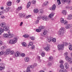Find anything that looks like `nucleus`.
I'll return each instance as SVG.
<instances>
[{
  "label": "nucleus",
  "mask_w": 72,
  "mask_h": 72,
  "mask_svg": "<svg viewBox=\"0 0 72 72\" xmlns=\"http://www.w3.org/2000/svg\"><path fill=\"white\" fill-rule=\"evenodd\" d=\"M65 32H66L65 28L62 27L60 29L58 33V34L59 36H63V33H64Z\"/></svg>",
  "instance_id": "obj_1"
},
{
  "label": "nucleus",
  "mask_w": 72,
  "mask_h": 72,
  "mask_svg": "<svg viewBox=\"0 0 72 72\" xmlns=\"http://www.w3.org/2000/svg\"><path fill=\"white\" fill-rule=\"evenodd\" d=\"M68 43L67 42H64V44L61 45H58V50H63L64 49V46H67Z\"/></svg>",
  "instance_id": "obj_2"
},
{
  "label": "nucleus",
  "mask_w": 72,
  "mask_h": 72,
  "mask_svg": "<svg viewBox=\"0 0 72 72\" xmlns=\"http://www.w3.org/2000/svg\"><path fill=\"white\" fill-rule=\"evenodd\" d=\"M17 40H18L17 38H15L13 39H10L9 41V44H15L17 42Z\"/></svg>",
  "instance_id": "obj_3"
},
{
  "label": "nucleus",
  "mask_w": 72,
  "mask_h": 72,
  "mask_svg": "<svg viewBox=\"0 0 72 72\" xmlns=\"http://www.w3.org/2000/svg\"><path fill=\"white\" fill-rule=\"evenodd\" d=\"M72 27V24H69L66 26L65 28L66 29H69Z\"/></svg>",
  "instance_id": "obj_4"
},
{
  "label": "nucleus",
  "mask_w": 72,
  "mask_h": 72,
  "mask_svg": "<svg viewBox=\"0 0 72 72\" xmlns=\"http://www.w3.org/2000/svg\"><path fill=\"white\" fill-rule=\"evenodd\" d=\"M26 15L24 13H20L19 14V16L20 18H24L25 17Z\"/></svg>",
  "instance_id": "obj_5"
},
{
  "label": "nucleus",
  "mask_w": 72,
  "mask_h": 72,
  "mask_svg": "<svg viewBox=\"0 0 72 72\" xmlns=\"http://www.w3.org/2000/svg\"><path fill=\"white\" fill-rule=\"evenodd\" d=\"M56 8V6L55 4H53L52 7V8H50V9L51 10H54Z\"/></svg>",
  "instance_id": "obj_6"
},
{
  "label": "nucleus",
  "mask_w": 72,
  "mask_h": 72,
  "mask_svg": "<svg viewBox=\"0 0 72 72\" xmlns=\"http://www.w3.org/2000/svg\"><path fill=\"white\" fill-rule=\"evenodd\" d=\"M21 54V53L19 52L18 51H17L15 54V55L16 57H19Z\"/></svg>",
  "instance_id": "obj_7"
},
{
  "label": "nucleus",
  "mask_w": 72,
  "mask_h": 72,
  "mask_svg": "<svg viewBox=\"0 0 72 72\" xmlns=\"http://www.w3.org/2000/svg\"><path fill=\"white\" fill-rule=\"evenodd\" d=\"M0 26L2 27H6V23L5 22H2L1 23Z\"/></svg>",
  "instance_id": "obj_8"
},
{
  "label": "nucleus",
  "mask_w": 72,
  "mask_h": 72,
  "mask_svg": "<svg viewBox=\"0 0 72 72\" xmlns=\"http://www.w3.org/2000/svg\"><path fill=\"white\" fill-rule=\"evenodd\" d=\"M10 53V50L9 49H8L7 50L6 52H5V53L6 55H8V54H9V53Z\"/></svg>",
  "instance_id": "obj_9"
},
{
  "label": "nucleus",
  "mask_w": 72,
  "mask_h": 72,
  "mask_svg": "<svg viewBox=\"0 0 72 72\" xmlns=\"http://www.w3.org/2000/svg\"><path fill=\"white\" fill-rule=\"evenodd\" d=\"M24 60L26 62H28L30 61V58L28 57H26L25 58Z\"/></svg>",
  "instance_id": "obj_10"
},
{
  "label": "nucleus",
  "mask_w": 72,
  "mask_h": 72,
  "mask_svg": "<svg viewBox=\"0 0 72 72\" xmlns=\"http://www.w3.org/2000/svg\"><path fill=\"white\" fill-rule=\"evenodd\" d=\"M65 67L66 69H68L69 68V65L68 63L66 62L65 63Z\"/></svg>",
  "instance_id": "obj_11"
},
{
  "label": "nucleus",
  "mask_w": 72,
  "mask_h": 72,
  "mask_svg": "<svg viewBox=\"0 0 72 72\" xmlns=\"http://www.w3.org/2000/svg\"><path fill=\"white\" fill-rule=\"evenodd\" d=\"M42 19L44 21H47L48 20V17L46 16H44L42 17Z\"/></svg>",
  "instance_id": "obj_12"
},
{
  "label": "nucleus",
  "mask_w": 72,
  "mask_h": 72,
  "mask_svg": "<svg viewBox=\"0 0 72 72\" xmlns=\"http://www.w3.org/2000/svg\"><path fill=\"white\" fill-rule=\"evenodd\" d=\"M3 29H4V31H7L8 30H9V26H6L5 27V28L4 27L3 28Z\"/></svg>",
  "instance_id": "obj_13"
},
{
  "label": "nucleus",
  "mask_w": 72,
  "mask_h": 72,
  "mask_svg": "<svg viewBox=\"0 0 72 72\" xmlns=\"http://www.w3.org/2000/svg\"><path fill=\"white\" fill-rule=\"evenodd\" d=\"M68 20H71V19H72V15H69L68 16Z\"/></svg>",
  "instance_id": "obj_14"
},
{
  "label": "nucleus",
  "mask_w": 72,
  "mask_h": 72,
  "mask_svg": "<svg viewBox=\"0 0 72 72\" xmlns=\"http://www.w3.org/2000/svg\"><path fill=\"white\" fill-rule=\"evenodd\" d=\"M45 50L46 51H49L50 50V47H49L46 46L45 48Z\"/></svg>",
  "instance_id": "obj_15"
},
{
  "label": "nucleus",
  "mask_w": 72,
  "mask_h": 72,
  "mask_svg": "<svg viewBox=\"0 0 72 72\" xmlns=\"http://www.w3.org/2000/svg\"><path fill=\"white\" fill-rule=\"evenodd\" d=\"M12 3L11 1H8L7 3V5L8 6H11L12 4Z\"/></svg>",
  "instance_id": "obj_16"
},
{
  "label": "nucleus",
  "mask_w": 72,
  "mask_h": 72,
  "mask_svg": "<svg viewBox=\"0 0 72 72\" xmlns=\"http://www.w3.org/2000/svg\"><path fill=\"white\" fill-rule=\"evenodd\" d=\"M10 9V8L9 7H6V8L4 10V11L6 12V13H7L9 12V10Z\"/></svg>",
  "instance_id": "obj_17"
},
{
  "label": "nucleus",
  "mask_w": 72,
  "mask_h": 72,
  "mask_svg": "<svg viewBox=\"0 0 72 72\" xmlns=\"http://www.w3.org/2000/svg\"><path fill=\"white\" fill-rule=\"evenodd\" d=\"M51 39H52V37H49L48 38L47 41L49 42H50L51 41Z\"/></svg>",
  "instance_id": "obj_18"
},
{
  "label": "nucleus",
  "mask_w": 72,
  "mask_h": 72,
  "mask_svg": "<svg viewBox=\"0 0 72 72\" xmlns=\"http://www.w3.org/2000/svg\"><path fill=\"white\" fill-rule=\"evenodd\" d=\"M62 1L65 3L67 2L68 3H69L71 1V0H62Z\"/></svg>",
  "instance_id": "obj_19"
},
{
  "label": "nucleus",
  "mask_w": 72,
  "mask_h": 72,
  "mask_svg": "<svg viewBox=\"0 0 72 72\" xmlns=\"http://www.w3.org/2000/svg\"><path fill=\"white\" fill-rule=\"evenodd\" d=\"M59 72H67V70L66 69L63 70L61 69L60 70Z\"/></svg>",
  "instance_id": "obj_20"
},
{
  "label": "nucleus",
  "mask_w": 72,
  "mask_h": 72,
  "mask_svg": "<svg viewBox=\"0 0 72 72\" xmlns=\"http://www.w3.org/2000/svg\"><path fill=\"white\" fill-rule=\"evenodd\" d=\"M3 36L5 38H8V34H4L3 35Z\"/></svg>",
  "instance_id": "obj_21"
},
{
  "label": "nucleus",
  "mask_w": 72,
  "mask_h": 72,
  "mask_svg": "<svg viewBox=\"0 0 72 72\" xmlns=\"http://www.w3.org/2000/svg\"><path fill=\"white\" fill-rule=\"evenodd\" d=\"M49 18H53L54 17V14L51 13L48 16Z\"/></svg>",
  "instance_id": "obj_22"
},
{
  "label": "nucleus",
  "mask_w": 72,
  "mask_h": 72,
  "mask_svg": "<svg viewBox=\"0 0 72 72\" xmlns=\"http://www.w3.org/2000/svg\"><path fill=\"white\" fill-rule=\"evenodd\" d=\"M13 36H14V35H13L12 34H10L8 35V37H9V38H11L12 37H13Z\"/></svg>",
  "instance_id": "obj_23"
},
{
  "label": "nucleus",
  "mask_w": 72,
  "mask_h": 72,
  "mask_svg": "<svg viewBox=\"0 0 72 72\" xmlns=\"http://www.w3.org/2000/svg\"><path fill=\"white\" fill-rule=\"evenodd\" d=\"M47 33H48V31L46 30H44L43 32V34L45 36V35H46Z\"/></svg>",
  "instance_id": "obj_24"
},
{
  "label": "nucleus",
  "mask_w": 72,
  "mask_h": 72,
  "mask_svg": "<svg viewBox=\"0 0 72 72\" xmlns=\"http://www.w3.org/2000/svg\"><path fill=\"white\" fill-rule=\"evenodd\" d=\"M48 4L49 2H48V1H46L44 3H43V5H44V6H46V5H47Z\"/></svg>",
  "instance_id": "obj_25"
},
{
  "label": "nucleus",
  "mask_w": 72,
  "mask_h": 72,
  "mask_svg": "<svg viewBox=\"0 0 72 72\" xmlns=\"http://www.w3.org/2000/svg\"><path fill=\"white\" fill-rule=\"evenodd\" d=\"M64 22V19H63V18H61L60 19V22L61 23H63Z\"/></svg>",
  "instance_id": "obj_26"
},
{
  "label": "nucleus",
  "mask_w": 72,
  "mask_h": 72,
  "mask_svg": "<svg viewBox=\"0 0 72 72\" xmlns=\"http://www.w3.org/2000/svg\"><path fill=\"white\" fill-rule=\"evenodd\" d=\"M51 41L53 42H56V39L55 38L53 39V38H52Z\"/></svg>",
  "instance_id": "obj_27"
},
{
  "label": "nucleus",
  "mask_w": 72,
  "mask_h": 72,
  "mask_svg": "<svg viewBox=\"0 0 72 72\" xmlns=\"http://www.w3.org/2000/svg\"><path fill=\"white\" fill-rule=\"evenodd\" d=\"M60 67L62 68V69H64V66L63 64H61L60 66Z\"/></svg>",
  "instance_id": "obj_28"
},
{
  "label": "nucleus",
  "mask_w": 72,
  "mask_h": 72,
  "mask_svg": "<svg viewBox=\"0 0 72 72\" xmlns=\"http://www.w3.org/2000/svg\"><path fill=\"white\" fill-rule=\"evenodd\" d=\"M30 5H31V3H30V2H28L27 5V8H28Z\"/></svg>",
  "instance_id": "obj_29"
},
{
  "label": "nucleus",
  "mask_w": 72,
  "mask_h": 72,
  "mask_svg": "<svg viewBox=\"0 0 72 72\" xmlns=\"http://www.w3.org/2000/svg\"><path fill=\"white\" fill-rule=\"evenodd\" d=\"M22 9V7L21 6L19 7L18 8H17V10L18 11L21 10Z\"/></svg>",
  "instance_id": "obj_30"
},
{
  "label": "nucleus",
  "mask_w": 72,
  "mask_h": 72,
  "mask_svg": "<svg viewBox=\"0 0 72 72\" xmlns=\"http://www.w3.org/2000/svg\"><path fill=\"white\" fill-rule=\"evenodd\" d=\"M68 62L70 63H72V59L71 58H69V60H68Z\"/></svg>",
  "instance_id": "obj_31"
},
{
  "label": "nucleus",
  "mask_w": 72,
  "mask_h": 72,
  "mask_svg": "<svg viewBox=\"0 0 72 72\" xmlns=\"http://www.w3.org/2000/svg\"><path fill=\"white\" fill-rule=\"evenodd\" d=\"M22 45L23 46H24V47H26V43L25 42H23V43H22Z\"/></svg>",
  "instance_id": "obj_32"
},
{
  "label": "nucleus",
  "mask_w": 72,
  "mask_h": 72,
  "mask_svg": "<svg viewBox=\"0 0 72 72\" xmlns=\"http://www.w3.org/2000/svg\"><path fill=\"white\" fill-rule=\"evenodd\" d=\"M69 50H72V45H69Z\"/></svg>",
  "instance_id": "obj_33"
},
{
  "label": "nucleus",
  "mask_w": 72,
  "mask_h": 72,
  "mask_svg": "<svg viewBox=\"0 0 72 72\" xmlns=\"http://www.w3.org/2000/svg\"><path fill=\"white\" fill-rule=\"evenodd\" d=\"M4 31V28H0V31L1 32H3Z\"/></svg>",
  "instance_id": "obj_34"
},
{
  "label": "nucleus",
  "mask_w": 72,
  "mask_h": 72,
  "mask_svg": "<svg viewBox=\"0 0 72 72\" xmlns=\"http://www.w3.org/2000/svg\"><path fill=\"white\" fill-rule=\"evenodd\" d=\"M62 13L64 15H66V13H67V12L66 10H63L62 11Z\"/></svg>",
  "instance_id": "obj_35"
},
{
  "label": "nucleus",
  "mask_w": 72,
  "mask_h": 72,
  "mask_svg": "<svg viewBox=\"0 0 72 72\" xmlns=\"http://www.w3.org/2000/svg\"><path fill=\"white\" fill-rule=\"evenodd\" d=\"M26 72H31V70H30V68L28 67L27 68Z\"/></svg>",
  "instance_id": "obj_36"
},
{
  "label": "nucleus",
  "mask_w": 72,
  "mask_h": 72,
  "mask_svg": "<svg viewBox=\"0 0 72 72\" xmlns=\"http://www.w3.org/2000/svg\"><path fill=\"white\" fill-rule=\"evenodd\" d=\"M39 28L40 29V30H42V29H44L45 28V27L42 26H40L39 27Z\"/></svg>",
  "instance_id": "obj_37"
},
{
  "label": "nucleus",
  "mask_w": 72,
  "mask_h": 72,
  "mask_svg": "<svg viewBox=\"0 0 72 72\" xmlns=\"http://www.w3.org/2000/svg\"><path fill=\"white\" fill-rule=\"evenodd\" d=\"M5 69V67H3L2 66H0V71H1L3 69Z\"/></svg>",
  "instance_id": "obj_38"
},
{
  "label": "nucleus",
  "mask_w": 72,
  "mask_h": 72,
  "mask_svg": "<svg viewBox=\"0 0 72 72\" xmlns=\"http://www.w3.org/2000/svg\"><path fill=\"white\" fill-rule=\"evenodd\" d=\"M39 12V10L37 9H35L34 10V12L35 13H37Z\"/></svg>",
  "instance_id": "obj_39"
},
{
  "label": "nucleus",
  "mask_w": 72,
  "mask_h": 72,
  "mask_svg": "<svg viewBox=\"0 0 72 72\" xmlns=\"http://www.w3.org/2000/svg\"><path fill=\"white\" fill-rule=\"evenodd\" d=\"M36 32H41V29H36Z\"/></svg>",
  "instance_id": "obj_40"
},
{
  "label": "nucleus",
  "mask_w": 72,
  "mask_h": 72,
  "mask_svg": "<svg viewBox=\"0 0 72 72\" xmlns=\"http://www.w3.org/2000/svg\"><path fill=\"white\" fill-rule=\"evenodd\" d=\"M41 55L42 57H44V56H45V52H42Z\"/></svg>",
  "instance_id": "obj_41"
},
{
  "label": "nucleus",
  "mask_w": 72,
  "mask_h": 72,
  "mask_svg": "<svg viewBox=\"0 0 72 72\" xmlns=\"http://www.w3.org/2000/svg\"><path fill=\"white\" fill-rule=\"evenodd\" d=\"M57 2L58 4L59 5H60V4H61V3L60 2V0H57Z\"/></svg>",
  "instance_id": "obj_42"
},
{
  "label": "nucleus",
  "mask_w": 72,
  "mask_h": 72,
  "mask_svg": "<svg viewBox=\"0 0 72 72\" xmlns=\"http://www.w3.org/2000/svg\"><path fill=\"white\" fill-rule=\"evenodd\" d=\"M28 35L27 34H25L24 35H23V37H25V38H27V37H28Z\"/></svg>",
  "instance_id": "obj_43"
},
{
  "label": "nucleus",
  "mask_w": 72,
  "mask_h": 72,
  "mask_svg": "<svg viewBox=\"0 0 72 72\" xmlns=\"http://www.w3.org/2000/svg\"><path fill=\"white\" fill-rule=\"evenodd\" d=\"M21 57H25L26 55H25V54L24 53H21Z\"/></svg>",
  "instance_id": "obj_44"
},
{
  "label": "nucleus",
  "mask_w": 72,
  "mask_h": 72,
  "mask_svg": "<svg viewBox=\"0 0 72 72\" xmlns=\"http://www.w3.org/2000/svg\"><path fill=\"white\" fill-rule=\"evenodd\" d=\"M41 18V16H39V17H37V19H38V20H37V22H39V20H40V19Z\"/></svg>",
  "instance_id": "obj_45"
},
{
  "label": "nucleus",
  "mask_w": 72,
  "mask_h": 72,
  "mask_svg": "<svg viewBox=\"0 0 72 72\" xmlns=\"http://www.w3.org/2000/svg\"><path fill=\"white\" fill-rule=\"evenodd\" d=\"M5 48H6V46H2L1 48V49L2 50H3V49H5Z\"/></svg>",
  "instance_id": "obj_46"
},
{
  "label": "nucleus",
  "mask_w": 72,
  "mask_h": 72,
  "mask_svg": "<svg viewBox=\"0 0 72 72\" xmlns=\"http://www.w3.org/2000/svg\"><path fill=\"white\" fill-rule=\"evenodd\" d=\"M4 52L2 51L1 52H0V55H3L4 54Z\"/></svg>",
  "instance_id": "obj_47"
},
{
  "label": "nucleus",
  "mask_w": 72,
  "mask_h": 72,
  "mask_svg": "<svg viewBox=\"0 0 72 72\" xmlns=\"http://www.w3.org/2000/svg\"><path fill=\"white\" fill-rule=\"evenodd\" d=\"M63 23H64V24H68V21H64Z\"/></svg>",
  "instance_id": "obj_48"
},
{
  "label": "nucleus",
  "mask_w": 72,
  "mask_h": 72,
  "mask_svg": "<svg viewBox=\"0 0 72 72\" xmlns=\"http://www.w3.org/2000/svg\"><path fill=\"white\" fill-rule=\"evenodd\" d=\"M49 59L50 60H52L53 59V57H52L51 56H50L49 57Z\"/></svg>",
  "instance_id": "obj_49"
},
{
  "label": "nucleus",
  "mask_w": 72,
  "mask_h": 72,
  "mask_svg": "<svg viewBox=\"0 0 72 72\" xmlns=\"http://www.w3.org/2000/svg\"><path fill=\"white\" fill-rule=\"evenodd\" d=\"M3 44V43L1 40H0V46H2Z\"/></svg>",
  "instance_id": "obj_50"
},
{
  "label": "nucleus",
  "mask_w": 72,
  "mask_h": 72,
  "mask_svg": "<svg viewBox=\"0 0 72 72\" xmlns=\"http://www.w3.org/2000/svg\"><path fill=\"white\" fill-rule=\"evenodd\" d=\"M65 59L66 60L68 61L69 59V57H68V56H66Z\"/></svg>",
  "instance_id": "obj_51"
},
{
  "label": "nucleus",
  "mask_w": 72,
  "mask_h": 72,
  "mask_svg": "<svg viewBox=\"0 0 72 72\" xmlns=\"http://www.w3.org/2000/svg\"><path fill=\"white\" fill-rule=\"evenodd\" d=\"M30 38L31 40H34L35 39V37H30Z\"/></svg>",
  "instance_id": "obj_52"
},
{
  "label": "nucleus",
  "mask_w": 72,
  "mask_h": 72,
  "mask_svg": "<svg viewBox=\"0 0 72 72\" xmlns=\"http://www.w3.org/2000/svg\"><path fill=\"white\" fill-rule=\"evenodd\" d=\"M31 17V15H28V16H26V18L28 19L29 18Z\"/></svg>",
  "instance_id": "obj_53"
},
{
  "label": "nucleus",
  "mask_w": 72,
  "mask_h": 72,
  "mask_svg": "<svg viewBox=\"0 0 72 72\" xmlns=\"http://www.w3.org/2000/svg\"><path fill=\"white\" fill-rule=\"evenodd\" d=\"M30 68H32L33 69L34 68H35V66H34V65H32V66H30Z\"/></svg>",
  "instance_id": "obj_54"
},
{
  "label": "nucleus",
  "mask_w": 72,
  "mask_h": 72,
  "mask_svg": "<svg viewBox=\"0 0 72 72\" xmlns=\"http://www.w3.org/2000/svg\"><path fill=\"white\" fill-rule=\"evenodd\" d=\"M29 44L30 46H32V45H33V42H30Z\"/></svg>",
  "instance_id": "obj_55"
},
{
  "label": "nucleus",
  "mask_w": 72,
  "mask_h": 72,
  "mask_svg": "<svg viewBox=\"0 0 72 72\" xmlns=\"http://www.w3.org/2000/svg\"><path fill=\"white\" fill-rule=\"evenodd\" d=\"M10 53L11 54H14V51H10Z\"/></svg>",
  "instance_id": "obj_56"
},
{
  "label": "nucleus",
  "mask_w": 72,
  "mask_h": 72,
  "mask_svg": "<svg viewBox=\"0 0 72 72\" xmlns=\"http://www.w3.org/2000/svg\"><path fill=\"white\" fill-rule=\"evenodd\" d=\"M36 3V1H32V3L33 4H35Z\"/></svg>",
  "instance_id": "obj_57"
},
{
  "label": "nucleus",
  "mask_w": 72,
  "mask_h": 72,
  "mask_svg": "<svg viewBox=\"0 0 72 72\" xmlns=\"http://www.w3.org/2000/svg\"><path fill=\"white\" fill-rule=\"evenodd\" d=\"M32 49H35V46H33L31 47Z\"/></svg>",
  "instance_id": "obj_58"
},
{
  "label": "nucleus",
  "mask_w": 72,
  "mask_h": 72,
  "mask_svg": "<svg viewBox=\"0 0 72 72\" xmlns=\"http://www.w3.org/2000/svg\"><path fill=\"white\" fill-rule=\"evenodd\" d=\"M63 61L62 60H60L59 62L60 63H63Z\"/></svg>",
  "instance_id": "obj_59"
},
{
  "label": "nucleus",
  "mask_w": 72,
  "mask_h": 72,
  "mask_svg": "<svg viewBox=\"0 0 72 72\" xmlns=\"http://www.w3.org/2000/svg\"><path fill=\"white\" fill-rule=\"evenodd\" d=\"M43 12H44V11H43V10H40V13H43Z\"/></svg>",
  "instance_id": "obj_60"
},
{
  "label": "nucleus",
  "mask_w": 72,
  "mask_h": 72,
  "mask_svg": "<svg viewBox=\"0 0 72 72\" xmlns=\"http://www.w3.org/2000/svg\"><path fill=\"white\" fill-rule=\"evenodd\" d=\"M8 35H11L10 32V31H8Z\"/></svg>",
  "instance_id": "obj_61"
},
{
  "label": "nucleus",
  "mask_w": 72,
  "mask_h": 72,
  "mask_svg": "<svg viewBox=\"0 0 72 72\" xmlns=\"http://www.w3.org/2000/svg\"><path fill=\"white\" fill-rule=\"evenodd\" d=\"M1 18L2 19H4V18H5V16H1Z\"/></svg>",
  "instance_id": "obj_62"
},
{
  "label": "nucleus",
  "mask_w": 72,
  "mask_h": 72,
  "mask_svg": "<svg viewBox=\"0 0 72 72\" xmlns=\"http://www.w3.org/2000/svg\"><path fill=\"white\" fill-rule=\"evenodd\" d=\"M64 54L65 56H67V55H68V53L66 52Z\"/></svg>",
  "instance_id": "obj_63"
},
{
  "label": "nucleus",
  "mask_w": 72,
  "mask_h": 72,
  "mask_svg": "<svg viewBox=\"0 0 72 72\" xmlns=\"http://www.w3.org/2000/svg\"><path fill=\"white\" fill-rule=\"evenodd\" d=\"M20 0H17V3H20Z\"/></svg>",
  "instance_id": "obj_64"
}]
</instances>
